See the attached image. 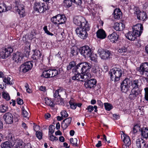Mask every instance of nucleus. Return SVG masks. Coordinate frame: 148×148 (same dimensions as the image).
I'll return each mask as SVG.
<instances>
[{"instance_id":"1","label":"nucleus","mask_w":148,"mask_h":148,"mask_svg":"<svg viewBox=\"0 0 148 148\" xmlns=\"http://www.w3.org/2000/svg\"><path fill=\"white\" fill-rule=\"evenodd\" d=\"M90 29V25L89 23H83L82 26L77 27L75 32L78 36L82 39H85L88 36L87 32Z\"/></svg>"},{"instance_id":"2","label":"nucleus","mask_w":148,"mask_h":148,"mask_svg":"<svg viewBox=\"0 0 148 148\" xmlns=\"http://www.w3.org/2000/svg\"><path fill=\"white\" fill-rule=\"evenodd\" d=\"M122 71L119 68H114L109 71V75L112 81L116 82L120 80L122 75Z\"/></svg>"},{"instance_id":"3","label":"nucleus","mask_w":148,"mask_h":148,"mask_svg":"<svg viewBox=\"0 0 148 148\" xmlns=\"http://www.w3.org/2000/svg\"><path fill=\"white\" fill-rule=\"evenodd\" d=\"M92 65L89 63L85 62L80 63L75 66L76 71L80 72L81 73L89 72Z\"/></svg>"},{"instance_id":"4","label":"nucleus","mask_w":148,"mask_h":148,"mask_svg":"<svg viewBox=\"0 0 148 148\" xmlns=\"http://www.w3.org/2000/svg\"><path fill=\"white\" fill-rule=\"evenodd\" d=\"M33 8L35 11L41 13L48 9V7L44 2H36L34 3Z\"/></svg>"},{"instance_id":"5","label":"nucleus","mask_w":148,"mask_h":148,"mask_svg":"<svg viewBox=\"0 0 148 148\" xmlns=\"http://www.w3.org/2000/svg\"><path fill=\"white\" fill-rule=\"evenodd\" d=\"M66 21V18L64 15L58 14L53 16L51 21L55 24L60 25L64 23Z\"/></svg>"},{"instance_id":"6","label":"nucleus","mask_w":148,"mask_h":148,"mask_svg":"<svg viewBox=\"0 0 148 148\" xmlns=\"http://www.w3.org/2000/svg\"><path fill=\"white\" fill-rule=\"evenodd\" d=\"M13 10L17 12L21 17L25 16L26 13L23 5L18 2L16 3V6L13 8Z\"/></svg>"},{"instance_id":"7","label":"nucleus","mask_w":148,"mask_h":148,"mask_svg":"<svg viewBox=\"0 0 148 148\" xmlns=\"http://www.w3.org/2000/svg\"><path fill=\"white\" fill-rule=\"evenodd\" d=\"M139 71L140 75L145 77H148V62H145L140 66Z\"/></svg>"},{"instance_id":"8","label":"nucleus","mask_w":148,"mask_h":148,"mask_svg":"<svg viewBox=\"0 0 148 148\" xmlns=\"http://www.w3.org/2000/svg\"><path fill=\"white\" fill-rule=\"evenodd\" d=\"M73 23L76 25L79 26H82L83 23H89L85 18L81 16H76L73 18Z\"/></svg>"},{"instance_id":"9","label":"nucleus","mask_w":148,"mask_h":148,"mask_svg":"<svg viewBox=\"0 0 148 148\" xmlns=\"http://www.w3.org/2000/svg\"><path fill=\"white\" fill-rule=\"evenodd\" d=\"M13 51V49L10 47H8L0 51V56L3 59L6 58L10 56Z\"/></svg>"},{"instance_id":"10","label":"nucleus","mask_w":148,"mask_h":148,"mask_svg":"<svg viewBox=\"0 0 148 148\" xmlns=\"http://www.w3.org/2000/svg\"><path fill=\"white\" fill-rule=\"evenodd\" d=\"M80 53L85 58L90 57L92 54L91 49L88 46L82 47L80 48Z\"/></svg>"},{"instance_id":"11","label":"nucleus","mask_w":148,"mask_h":148,"mask_svg":"<svg viewBox=\"0 0 148 148\" xmlns=\"http://www.w3.org/2000/svg\"><path fill=\"white\" fill-rule=\"evenodd\" d=\"M133 32L138 37L140 36L143 29L142 25L141 23L137 24L132 27Z\"/></svg>"},{"instance_id":"12","label":"nucleus","mask_w":148,"mask_h":148,"mask_svg":"<svg viewBox=\"0 0 148 148\" xmlns=\"http://www.w3.org/2000/svg\"><path fill=\"white\" fill-rule=\"evenodd\" d=\"M33 65V64L31 61L27 62L21 65L20 69L23 73H26L31 69Z\"/></svg>"},{"instance_id":"13","label":"nucleus","mask_w":148,"mask_h":148,"mask_svg":"<svg viewBox=\"0 0 148 148\" xmlns=\"http://www.w3.org/2000/svg\"><path fill=\"white\" fill-rule=\"evenodd\" d=\"M23 57L24 56L22 53L19 52H17L14 54L13 60L17 63L21 62L23 60Z\"/></svg>"},{"instance_id":"14","label":"nucleus","mask_w":148,"mask_h":148,"mask_svg":"<svg viewBox=\"0 0 148 148\" xmlns=\"http://www.w3.org/2000/svg\"><path fill=\"white\" fill-rule=\"evenodd\" d=\"M3 118L7 123L11 124L13 122V116L10 112L5 113L3 116Z\"/></svg>"},{"instance_id":"15","label":"nucleus","mask_w":148,"mask_h":148,"mask_svg":"<svg viewBox=\"0 0 148 148\" xmlns=\"http://www.w3.org/2000/svg\"><path fill=\"white\" fill-rule=\"evenodd\" d=\"M96 80L92 79L89 80L87 82H85L84 83V85L86 88L91 89L94 87L96 86Z\"/></svg>"},{"instance_id":"16","label":"nucleus","mask_w":148,"mask_h":148,"mask_svg":"<svg viewBox=\"0 0 148 148\" xmlns=\"http://www.w3.org/2000/svg\"><path fill=\"white\" fill-rule=\"evenodd\" d=\"M130 84V81L129 79H125L121 85V89L122 92H126L129 86V84Z\"/></svg>"},{"instance_id":"17","label":"nucleus","mask_w":148,"mask_h":148,"mask_svg":"<svg viewBox=\"0 0 148 148\" xmlns=\"http://www.w3.org/2000/svg\"><path fill=\"white\" fill-rule=\"evenodd\" d=\"M138 86V80L136 79L133 81L132 83V86L133 87V89L132 90V92H141L139 89Z\"/></svg>"},{"instance_id":"18","label":"nucleus","mask_w":148,"mask_h":148,"mask_svg":"<svg viewBox=\"0 0 148 148\" xmlns=\"http://www.w3.org/2000/svg\"><path fill=\"white\" fill-rule=\"evenodd\" d=\"M111 55L110 51L106 50L101 51L100 54V56L102 59L106 60L109 58Z\"/></svg>"},{"instance_id":"19","label":"nucleus","mask_w":148,"mask_h":148,"mask_svg":"<svg viewBox=\"0 0 148 148\" xmlns=\"http://www.w3.org/2000/svg\"><path fill=\"white\" fill-rule=\"evenodd\" d=\"M113 27L116 30L121 31L124 29L125 25L122 23L116 22L114 23Z\"/></svg>"},{"instance_id":"20","label":"nucleus","mask_w":148,"mask_h":148,"mask_svg":"<svg viewBox=\"0 0 148 148\" xmlns=\"http://www.w3.org/2000/svg\"><path fill=\"white\" fill-rule=\"evenodd\" d=\"M136 145V148H148V143L147 144L142 140L140 141L139 139L137 140Z\"/></svg>"},{"instance_id":"21","label":"nucleus","mask_w":148,"mask_h":148,"mask_svg":"<svg viewBox=\"0 0 148 148\" xmlns=\"http://www.w3.org/2000/svg\"><path fill=\"white\" fill-rule=\"evenodd\" d=\"M125 36L126 38L128 40H134L138 37L133 32V31L132 32H129L128 33L125 34Z\"/></svg>"},{"instance_id":"22","label":"nucleus","mask_w":148,"mask_h":148,"mask_svg":"<svg viewBox=\"0 0 148 148\" xmlns=\"http://www.w3.org/2000/svg\"><path fill=\"white\" fill-rule=\"evenodd\" d=\"M121 138L123 140L124 143L127 146H130L131 144V141L129 137L127 135L123 134L121 136Z\"/></svg>"},{"instance_id":"23","label":"nucleus","mask_w":148,"mask_h":148,"mask_svg":"<svg viewBox=\"0 0 148 148\" xmlns=\"http://www.w3.org/2000/svg\"><path fill=\"white\" fill-rule=\"evenodd\" d=\"M96 34L97 37L101 39L105 38L106 36L105 31L102 29L98 30L96 32Z\"/></svg>"},{"instance_id":"24","label":"nucleus","mask_w":148,"mask_h":148,"mask_svg":"<svg viewBox=\"0 0 148 148\" xmlns=\"http://www.w3.org/2000/svg\"><path fill=\"white\" fill-rule=\"evenodd\" d=\"M121 12L119 9H115L114 11V17L115 19L119 20L121 17Z\"/></svg>"},{"instance_id":"25","label":"nucleus","mask_w":148,"mask_h":148,"mask_svg":"<svg viewBox=\"0 0 148 148\" xmlns=\"http://www.w3.org/2000/svg\"><path fill=\"white\" fill-rule=\"evenodd\" d=\"M108 37L110 41L113 43L117 41L118 38V36L117 34L114 32L110 34Z\"/></svg>"},{"instance_id":"26","label":"nucleus","mask_w":148,"mask_h":148,"mask_svg":"<svg viewBox=\"0 0 148 148\" xmlns=\"http://www.w3.org/2000/svg\"><path fill=\"white\" fill-rule=\"evenodd\" d=\"M3 80L7 84L12 85L13 84L12 77L11 76L5 77L3 78Z\"/></svg>"},{"instance_id":"27","label":"nucleus","mask_w":148,"mask_h":148,"mask_svg":"<svg viewBox=\"0 0 148 148\" xmlns=\"http://www.w3.org/2000/svg\"><path fill=\"white\" fill-rule=\"evenodd\" d=\"M137 17L139 20L144 21L147 18V16L145 12H140L137 14Z\"/></svg>"},{"instance_id":"28","label":"nucleus","mask_w":148,"mask_h":148,"mask_svg":"<svg viewBox=\"0 0 148 148\" xmlns=\"http://www.w3.org/2000/svg\"><path fill=\"white\" fill-rule=\"evenodd\" d=\"M142 137L145 139L148 138V128H143L141 130Z\"/></svg>"},{"instance_id":"29","label":"nucleus","mask_w":148,"mask_h":148,"mask_svg":"<svg viewBox=\"0 0 148 148\" xmlns=\"http://www.w3.org/2000/svg\"><path fill=\"white\" fill-rule=\"evenodd\" d=\"M82 75V82L87 81L91 77V75L89 72L81 73Z\"/></svg>"},{"instance_id":"30","label":"nucleus","mask_w":148,"mask_h":148,"mask_svg":"<svg viewBox=\"0 0 148 148\" xmlns=\"http://www.w3.org/2000/svg\"><path fill=\"white\" fill-rule=\"evenodd\" d=\"M45 101L46 104L47 105L50 106L51 107H54L55 104L51 98L46 97L45 98Z\"/></svg>"},{"instance_id":"31","label":"nucleus","mask_w":148,"mask_h":148,"mask_svg":"<svg viewBox=\"0 0 148 148\" xmlns=\"http://www.w3.org/2000/svg\"><path fill=\"white\" fill-rule=\"evenodd\" d=\"M50 75L49 69H45L43 71L41 76L46 78H48L51 77Z\"/></svg>"},{"instance_id":"32","label":"nucleus","mask_w":148,"mask_h":148,"mask_svg":"<svg viewBox=\"0 0 148 148\" xmlns=\"http://www.w3.org/2000/svg\"><path fill=\"white\" fill-rule=\"evenodd\" d=\"M62 4L65 8H69L72 6V2L71 0H64Z\"/></svg>"},{"instance_id":"33","label":"nucleus","mask_w":148,"mask_h":148,"mask_svg":"<svg viewBox=\"0 0 148 148\" xmlns=\"http://www.w3.org/2000/svg\"><path fill=\"white\" fill-rule=\"evenodd\" d=\"M15 145L17 148H22L24 146V143L21 140H17L15 141Z\"/></svg>"},{"instance_id":"34","label":"nucleus","mask_w":148,"mask_h":148,"mask_svg":"<svg viewBox=\"0 0 148 148\" xmlns=\"http://www.w3.org/2000/svg\"><path fill=\"white\" fill-rule=\"evenodd\" d=\"M71 78L73 80H77L82 82V75L79 73H75L74 75L71 77Z\"/></svg>"},{"instance_id":"35","label":"nucleus","mask_w":148,"mask_h":148,"mask_svg":"<svg viewBox=\"0 0 148 148\" xmlns=\"http://www.w3.org/2000/svg\"><path fill=\"white\" fill-rule=\"evenodd\" d=\"M78 48L76 46H73L71 49V53L73 56L77 55L78 53Z\"/></svg>"},{"instance_id":"36","label":"nucleus","mask_w":148,"mask_h":148,"mask_svg":"<svg viewBox=\"0 0 148 148\" xmlns=\"http://www.w3.org/2000/svg\"><path fill=\"white\" fill-rule=\"evenodd\" d=\"M34 53L32 55V58L36 59L39 58L41 56V54L40 51L37 50H34Z\"/></svg>"},{"instance_id":"37","label":"nucleus","mask_w":148,"mask_h":148,"mask_svg":"<svg viewBox=\"0 0 148 148\" xmlns=\"http://www.w3.org/2000/svg\"><path fill=\"white\" fill-rule=\"evenodd\" d=\"M50 72L51 74V77H53L59 74L58 70L56 69H49Z\"/></svg>"},{"instance_id":"38","label":"nucleus","mask_w":148,"mask_h":148,"mask_svg":"<svg viewBox=\"0 0 148 148\" xmlns=\"http://www.w3.org/2000/svg\"><path fill=\"white\" fill-rule=\"evenodd\" d=\"M8 107L6 105H1L0 106V112L3 113L7 111Z\"/></svg>"},{"instance_id":"39","label":"nucleus","mask_w":148,"mask_h":148,"mask_svg":"<svg viewBox=\"0 0 148 148\" xmlns=\"http://www.w3.org/2000/svg\"><path fill=\"white\" fill-rule=\"evenodd\" d=\"M10 8L8 9L6 8L5 5L3 4L0 3V13L9 10Z\"/></svg>"},{"instance_id":"40","label":"nucleus","mask_w":148,"mask_h":148,"mask_svg":"<svg viewBox=\"0 0 148 148\" xmlns=\"http://www.w3.org/2000/svg\"><path fill=\"white\" fill-rule=\"evenodd\" d=\"M11 144L10 142L7 141L4 142L1 144V146L2 148H9Z\"/></svg>"},{"instance_id":"41","label":"nucleus","mask_w":148,"mask_h":148,"mask_svg":"<svg viewBox=\"0 0 148 148\" xmlns=\"http://www.w3.org/2000/svg\"><path fill=\"white\" fill-rule=\"evenodd\" d=\"M127 47L125 46H123L119 49L118 52L122 55L125 53L127 51Z\"/></svg>"},{"instance_id":"42","label":"nucleus","mask_w":148,"mask_h":148,"mask_svg":"<svg viewBox=\"0 0 148 148\" xmlns=\"http://www.w3.org/2000/svg\"><path fill=\"white\" fill-rule=\"evenodd\" d=\"M70 142L71 144L73 146H77L78 144L77 143V139L76 138H71Z\"/></svg>"},{"instance_id":"43","label":"nucleus","mask_w":148,"mask_h":148,"mask_svg":"<svg viewBox=\"0 0 148 148\" xmlns=\"http://www.w3.org/2000/svg\"><path fill=\"white\" fill-rule=\"evenodd\" d=\"M56 103V104L64 106V105L63 99L60 97L57 99Z\"/></svg>"},{"instance_id":"44","label":"nucleus","mask_w":148,"mask_h":148,"mask_svg":"<svg viewBox=\"0 0 148 148\" xmlns=\"http://www.w3.org/2000/svg\"><path fill=\"white\" fill-rule=\"evenodd\" d=\"M76 63L74 61H72L69 63V64L67 67V69L68 70H70L72 68L76 65Z\"/></svg>"},{"instance_id":"45","label":"nucleus","mask_w":148,"mask_h":148,"mask_svg":"<svg viewBox=\"0 0 148 148\" xmlns=\"http://www.w3.org/2000/svg\"><path fill=\"white\" fill-rule=\"evenodd\" d=\"M22 111V114L24 117L28 118L29 114L28 112L25 110L23 106L21 108Z\"/></svg>"},{"instance_id":"46","label":"nucleus","mask_w":148,"mask_h":148,"mask_svg":"<svg viewBox=\"0 0 148 148\" xmlns=\"http://www.w3.org/2000/svg\"><path fill=\"white\" fill-rule=\"evenodd\" d=\"M71 108L73 109H75L76 108V103H74L73 99H71L69 101Z\"/></svg>"},{"instance_id":"47","label":"nucleus","mask_w":148,"mask_h":148,"mask_svg":"<svg viewBox=\"0 0 148 148\" xmlns=\"http://www.w3.org/2000/svg\"><path fill=\"white\" fill-rule=\"evenodd\" d=\"M140 130V127L139 125L136 124L134 126L133 131L131 132V133L135 134L138 131Z\"/></svg>"},{"instance_id":"48","label":"nucleus","mask_w":148,"mask_h":148,"mask_svg":"<svg viewBox=\"0 0 148 148\" xmlns=\"http://www.w3.org/2000/svg\"><path fill=\"white\" fill-rule=\"evenodd\" d=\"M106 110L110 111L112 108V106L110 104L108 103H104Z\"/></svg>"},{"instance_id":"49","label":"nucleus","mask_w":148,"mask_h":148,"mask_svg":"<svg viewBox=\"0 0 148 148\" xmlns=\"http://www.w3.org/2000/svg\"><path fill=\"white\" fill-rule=\"evenodd\" d=\"M55 129V127L54 125H51L49 126V135H51V134H53L54 132V130Z\"/></svg>"},{"instance_id":"50","label":"nucleus","mask_w":148,"mask_h":148,"mask_svg":"<svg viewBox=\"0 0 148 148\" xmlns=\"http://www.w3.org/2000/svg\"><path fill=\"white\" fill-rule=\"evenodd\" d=\"M3 97L6 100H9L10 99V96L8 93H3Z\"/></svg>"},{"instance_id":"51","label":"nucleus","mask_w":148,"mask_h":148,"mask_svg":"<svg viewBox=\"0 0 148 148\" xmlns=\"http://www.w3.org/2000/svg\"><path fill=\"white\" fill-rule=\"evenodd\" d=\"M43 29L45 33H46L47 34L51 36H53V34L52 33L50 32L48 30L47 26H44Z\"/></svg>"},{"instance_id":"52","label":"nucleus","mask_w":148,"mask_h":148,"mask_svg":"<svg viewBox=\"0 0 148 148\" xmlns=\"http://www.w3.org/2000/svg\"><path fill=\"white\" fill-rule=\"evenodd\" d=\"M61 114L62 117H66L68 116L66 111L65 110H63L61 112Z\"/></svg>"},{"instance_id":"53","label":"nucleus","mask_w":148,"mask_h":148,"mask_svg":"<svg viewBox=\"0 0 148 148\" xmlns=\"http://www.w3.org/2000/svg\"><path fill=\"white\" fill-rule=\"evenodd\" d=\"M36 136L39 139H41L42 138V134L40 132L36 131Z\"/></svg>"},{"instance_id":"54","label":"nucleus","mask_w":148,"mask_h":148,"mask_svg":"<svg viewBox=\"0 0 148 148\" xmlns=\"http://www.w3.org/2000/svg\"><path fill=\"white\" fill-rule=\"evenodd\" d=\"M66 92V90L62 87H60L58 88L56 90L55 92Z\"/></svg>"},{"instance_id":"55","label":"nucleus","mask_w":148,"mask_h":148,"mask_svg":"<svg viewBox=\"0 0 148 148\" xmlns=\"http://www.w3.org/2000/svg\"><path fill=\"white\" fill-rule=\"evenodd\" d=\"M36 35V33L35 32V31L33 30L32 31L31 34H30L29 36V38L32 40L33 38Z\"/></svg>"},{"instance_id":"56","label":"nucleus","mask_w":148,"mask_h":148,"mask_svg":"<svg viewBox=\"0 0 148 148\" xmlns=\"http://www.w3.org/2000/svg\"><path fill=\"white\" fill-rule=\"evenodd\" d=\"M136 93H130L129 95V98L131 100H134L136 98Z\"/></svg>"},{"instance_id":"57","label":"nucleus","mask_w":148,"mask_h":148,"mask_svg":"<svg viewBox=\"0 0 148 148\" xmlns=\"http://www.w3.org/2000/svg\"><path fill=\"white\" fill-rule=\"evenodd\" d=\"M77 5H80L82 3L81 0H71Z\"/></svg>"},{"instance_id":"58","label":"nucleus","mask_w":148,"mask_h":148,"mask_svg":"<svg viewBox=\"0 0 148 148\" xmlns=\"http://www.w3.org/2000/svg\"><path fill=\"white\" fill-rule=\"evenodd\" d=\"M69 125L63 121L61 124V127L63 130L66 129Z\"/></svg>"},{"instance_id":"59","label":"nucleus","mask_w":148,"mask_h":148,"mask_svg":"<svg viewBox=\"0 0 148 148\" xmlns=\"http://www.w3.org/2000/svg\"><path fill=\"white\" fill-rule=\"evenodd\" d=\"M71 119L70 117L65 119L63 121L64 122L67 124H68L69 125L71 123Z\"/></svg>"},{"instance_id":"60","label":"nucleus","mask_w":148,"mask_h":148,"mask_svg":"<svg viewBox=\"0 0 148 148\" xmlns=\"http://www.w3.org/2000/svg\"><path fill=\"white\" fill-rule=\"evenodd\" d=\"M24 86L27 92H31V90L29 88V85L27 83H26L25 84Z\"/></svg>"},{"instance_id":"61","label":"nucleus","mask_w":148,"mask_h":148,"mask_svg":"<svg viewBox=\"0 0 148 148\" xmlns=\"http://www.w3.org/2000/svg\"><path fill=\"white\" fill-rule=\"evenodd\" d=\"M49 139L52 141H56L58 140V138L53 135H50L49 136Z\"/></svg>"},{"instance_id":"62","label":"nucleus","mask_w":148,"mask_h":148,"mask_svg":"<svg viewBox=\"0 0 148 148\" xmlns=\"http://www.w3.org/2000/svg\"><path fill=\"white\" fill-rule=\"evenodd\" d=\"M17 103L19 105H22L23 104V100L20 98H18L17 99Z\"/></svg>"},{"instance_id":"63","label":"nucleus","mask_w":148,"mask_h":148,"mask_svg":"<svg viewBox=\"0 0 148 148\" xmlns=\"http://www.w3.org/2000/svg\"><path fill=\"white\" fill-rule=\"evenodd\" d=\"M94 107L92 106H89L87 108V110L89 112H91L94 110Z\"/></svg>"},{"instance_id":"64","label":"nucleus","mask_w":148,"mask_h":148,"mask_svg":"<svg viewBox=\"0 0 148 148\" xmlns=\"http://www.w3.org/2000/svg\"><path fill=\"white\" fill-rule=\"evenodd\" d=\"M59 93H54L53 94V97L55 98H60V96L59 94Z\"/></svg>"}]
</instances>
